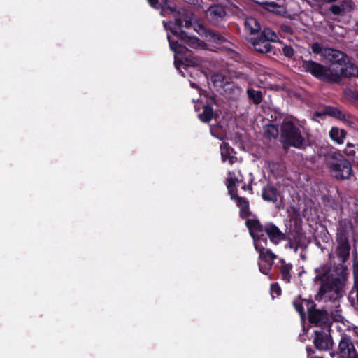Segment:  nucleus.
<instances>
[{"mask_svg": "<svg viewBox=\"0 0 358 358\" xmlns=\"http://www.w3.org/2000/svg\"><path fill=\"white\" fill-rule=\"evenodd\" d=\"M352 230V226L350 222H339L336 234L335 255L341 263L334 266L326 264L315 269L314 282L320 285L315 296L317 301H334L342 296L348 273L347 267L341 263L346 262L350 257V236Z\"/></svg>", "mask_w": 358, "mask_h": 358, "instance_id": "1", "label": "nucleus"}, {"mask_svg": "<svg viewBox=\"0 0 358 358\" xmlns=\"http://www.w3.org/2000/svg\"><path fill=\"white\" fill-rule=\"evenodd\" d=\"M320 156L330 175L338 180L351 179L353 176L352 163L339 150L333 147L322 148Z\"/></svg>", "mask_w": 358, "mask_h": 358, "instance_id": "2", "label": "nucleus"}, {"mask_svg": "<svg viewBox=\"0 0 358 358\" xmlns=\"http://www.w3.org/2000/svg\"><path fill=\"white\" fill-rule=\"evenodd\" d=\"M245 226L248 228L253 241L262 243V238L270 241L277 245L281 241H286L291 243V237L289 234H284L272 222H265L264 224L258 219H248L245 222Z\"/></svg>", "mask_w": 358, "mask_h": 358, "instance_id": "3", "label": "nucleus"}, {"mask_svg": "<svg viewBox=\"0 0 358 358\" xmlns=\"http://www.w3.org/2000/svg\"><path fill=\"white\" fill-rule=\"evenodd\" d=\"M325 59L329 64L330 71L339 76L338 83L342 78H358V67L354 64L351 58L344 52L330 48L325 52Z\"/></svg>", "mask_w": 358, "mask_h": 358, "instance_id": "4", "label": "nucleus"}, {"mask_svg": "<svg viewBox=\"0 0 358 358\" xmlns=\"http://www.w3.org/2000/svg\"><path fill=\"white\" fill-rule=\"evenodd\" d=\"M280 141L285 150L290 147L305 150L309 145L308 140L303 136L299 125L288 119H285L280 125Z\"/></svg>", "mask_w": 358, "mask_h": 358, "instance_id": "5", "label": "nucleus"}, {"mask_svg": "<svg viewBox=\"0 0 358 358\" xmlns=\"http://www.w3.org/2000/svg\"><path fill=\"white\" fill-rule=\"evenodd\" d=\"M301 71L310 74L320 81L329 84H338L339 76L331 72L330 67L312 59L301 57Z\"/></svg>", "mask_w": 358, "mask_h": 358, "instance_id": "6", "label": "nucleus"}, {"mask_svg": "<svg viewBox=\"0 0 358 358\" xmlns=\"http://www.w3.org/2000/svg\"><path fill=\"white\" fill-rule=\"evenodd\" d=\"M305 301L308 322L311 324L320 327L319 330L330 329L332 322L328 312L326 310L317 309L316 304L313 299L305 300Z\"/></svg>", "mask_w": 358, "mask_h": 358, "instance_id": "7", "label": "nucleus"}, {"mask_svg": "<svg viewBox=\"0 0 358 358\" xmlns=\"http://www.w3.org/2000/svg\"><path fill=\"white\" fill-rule=\"evenodd\" d=\"M313 334V343L316 350L319 351H328L332 349L334 341L330 334V329H315Z\"/></svg>", "mask_w": 358, "mask_h": 358, "instance_id": "8", "label": "nucleus"}, {"mask_svg": "<svg viewBox=\"0 0 358 358\" xmlns=\"http://www.w3.org/2000/svg\"><path fill=\"white\" fill-rule=\"evenodd\" d=\"M357 350L358 348H355L351 336L342 334L336 351L338 358H347Z\"/></svg>", "mask_w": 358, "mask_h": 358, "instance_id": "9", "label": "nucleus"}, {"mask_svg": "<svg viewBox=\"0 0 358 358\" xmlns=\"http://www.w3.org/2000/svg\"><path fill=\"white\" fill-rule=\"evenodd\" d=\"M226 15L225 6L220 3L211 5L206 11L207 20L214 25H218L223 22Z\"/></svg>", "mask_w": 358, "mask_h": 358, "instance_id": "10", "label": "nucleus"}, {"mask_svg": "<svg viewBox=\"0 0 358 358\" xmlns=\"http://www.w3.org/2000/svg\"><path fill=\"white\" fill-rule=\"evenodd\" d=\"M252 45L255 50L261 54L272 53L274 56H278L281 52L280 48H277L271 45L268 41L259 34L254 38Z\"/></svg>", "mask_w": 358, "mask_h": 358, "instance_id": "11", "label": "nucleus"}, {"mask_svg": "<svg viewBox=\"0 0 358 358\" xmlns=\"http://www.w3.org/2000/svg\"><path fill=\"white\" fill-rule=\"evenodd\" d=\"M262 243L257 241L254 242V247L259 252V259L265 262V263L273 264V261L277 259V255L269 248H266L268 241L262 238Z\"/></svg>", "mask_w": 358, "mask_h": 358, "instance_id": "12", "label": "nucleus"}, {"mask_svg": "<svg viewBox=\"0 0 358 358\" xmlns=\"http://www.w3.org/2000/svg\"><path fill=\"white\" fill-rule=\"evenodd\" d=\"M279 195L280 192L278 189L271 183H268L263 187L262 191V199L266 201L272 202L273 203L277 202Z\"/></svg>", "mask_w": 358, "mask_h": 358, "instance_id": "13", "label": "nucleus"}, {"mask_svg": "<svg viewBox=\"0 0 358 358\" xmlns=\"http://www.w3.org/2000/svg\"><path fill=\"white\" fill-rule=\"evenodd\" d=\"M187 52L188 54L184 55L182 57V60L180 62L181 64L184 66V69L186 71H189L193 68H199L202 60L199 57L193 56L189 50Z\"/></svg>", "mask_w": 358, "mask_h": 358, "instance_id": "14", "label": "nucleus"}, {"mask_svg": "<svg viewBox=\"0 0 358 358\" xmlns=\"http://www.w3.org/2000/svg\"><path fill=\"white\" fill-rule=\"evenodd\" d=\"M354 283L348 294V299L352 305L358 306V270L356 265H353Z\"/></svg>", "mask_w": 358, "mask_h": 358, "instance_id": "15", "label": "nucleus"}, {"mask_svg": "<svg viewBox=\"0 0 358 358\" xmlns=\"http://www.w3.org/2000/svg\"><path fill=\"white\" fill-rule=\"evenodd\" d=\"M178 38L183 41L186 45L192 48L202 47L204 43L194 36H190L185 31H180V36Z\"/></svg>", "mask_w": 358, "mask_h": 358, "instance_id": "16", "label": "nucleus"}, {"mask_svg": "<svg viewBox=\"0 0 358 358\" xmlns=\"http://www.w3.org/2000/svg\"><path fill=\"white\" fill-rule=\"evenodd\" d=\"M322 114L336 118L340 120H346L348 115L336 107L327 106L324 108Z\"/></svg>", "mask_w": 358, "mask_h": 358, "instance_id": "17", "label": "nucleus"}, {"mask_svg": "<svg viewBox=\"0 0 358 358\" xmlns=\"http://www.w3.org/2000/svg\"><path fill=\"white\" fill-rule=\"evenodd\" d=\"M330 138L338 145L344 143V139L346 138L347 132L345 129H341L337 127H331L329 131Z\"/></svg>", "mask_w": 358, "mask_h": 358, "instance_id": "18", "label": "nucleus"}, {"mask_svg": "<svg viewBox=\"0 0 358 358\" xmlns=\"http://www.w3.org/2000/svg\"><path fill=\"white\" fill-rule=\"evenodd\" d=\"M199 27L200 29L204 31L205 37L208 41L215 43H222L227 41L225 37L218 34L217 32L212 30H206V28L201 24L199 25Z\"/></svg>", "mask_w": 358, "mask_h": 358, "instance_id": "19", "label": "nucleus"}, {"mask_svg": "<svg viewBox=\"0 0 358 358\" xmlns=\"http://www.w3.org/2000/svg\"><path fill=\"white\" fill-rule=\"evenodd\" d=\"M244 26L245 31L250 34H255L261 30L259 23L252 17H248L245 18Z\"/></svg>", "mask_w": 358, "mask_h": 358, "instance_id": "20", "label": "nucleus"}, {"mask_svg": "<svg viewBox=\"0 0 358 358\" xmlns=\"http://www.w3.org/2000/svg\"><path fill=\"white\" fill-rule=\"evenodd\" d=\"M236 201V205L240 208V217L242 219H245L251 215L249 207V201L245 197H238Z\"/></svg>", "mask_w": 358, "mask_h": 358, "instance_id": "21", "label": "nucleus"}, {"mask_svg": "<svg viewBox=\"0 0 358 358\" xmlns=\"http://www.w3.org/2000/svg\"><path fill=\"white\" fill-rule=\"evenodd\" d=\"M280 262L281 264L280 271L282 275V279L285 282H289L292 278L290 271L292 269L293 266L290 263H286L284 259H280Z\"/></svg>", "mask_w": 358, "mask_h": 358, "instance_id": "22", "label": "nucleus"}, {"mask_svg": "<svg viewBox=\"0 0 358 358\" xmlns=\"http://www.w3.org/2000/svg\"><path fill=\"white\" fill-rule=\"evenodd\" d=\"M235 153L234 148L229 146L228 143H224V145L221 146V155L223 162H226L229 159L231 164H234L236 157L232 156L231 154Z\"/></svg>", "mask_w": 358, "mask_h": 358, "instance_id": "23", "label": "nucleus"}, {"mask_svg": "<svg viewBox=\"0 0 358 358\" xmlns=\"http://www.w3.org/2000/svg\"><path fill=\"white\" fill-rule=\"evenodd\" d=\"M348 4V0H341L339 3L331 5L329 10L336 15H344Z\"/></svg>", "mask_w": 358, "mask_h": 358, "instance_id": "24", "label": "nucleus"}, {"mask_svg": "<svg viewBox=\"0 0 358 358\" xmlns=\"http://www.w3.org/2000/svg\"><path fill=\"white\" fill-rule=\"evenodd\" d=\"M247 95L250 101L255 105H259L263 99L262 92L260 90H256L252 87L247 89Z\"/></svg>", "mask_w": 358, "mask_h": 358, "instance_id": "25", "label": "nucleus"}, {"mask_svg": "<svg viewBox=\"0 0 358 358\" xmlns=\"http://www.w3.org/2000/svg\"><path fill=\"white\" fill-rule=\"evenodd\" d=\"M169 30L171 34L177 37L180 36V31H184L181 28L183 26V20L182 17H176L173 22H169Z\"/></svg>", "mask_w": 358, "mask_h": 358, "instance_id": "26", "label": "nucleus"}, {"mask_svg": "<svg viewBox=\"0 0 358 358\" xmlns=\"http://www.w3.org/2000/svg\"><path fill=\"white\" fill-rule=\"evenodd\" d=\"M309 299L308 300H310ZM305 300L306 299H302L301 295H299L297 298L294 299L292 301V305L295 310L299 313L301 319H303L306 316V312L303 308V303L306 304Z\"/></svg>", "mask_w": 358, "mask_h": 358, "instance_id": "27", "label": "nucleus"}, {"mask_svg": "<svg viewBox=\"0 0 358 358\" xmlns=\"http://www.w3.org/2000/svg\"><path fill=\"white\" fill-rule=\"evenodd\" d=\"M259 35L269 43H275L279 41L278 35L268 27L264 28V29L259 33Z\"/></svg>", "mask_w": 358, "mask_h": 358, "instance_id": "28", "label": "nucleus"}, {"mask_svg": "<svg viewBox=\"0 0 358 358\" xmlns=\"http://www.w3.org/2000/svg\"><path fill=\"white\" fill-rule=\"evenodd\" d=\"M213 116V109L210 105H205L203 111L198 115V117L203 122H209Z\"/></svg>", "mask_w": 358, "mask_h": 358, "instance_id": "29", "label": "nucleus"}, {"mask_svg": "<svg viewBox=\"0 0 358 358\" xmlns=\"http://www.w3.org/2000/svg\"><path fill=\"white\" fill-rule=\"evenodd\" d=\"M262 7L269 12L280 14L283 10L282 6L275 1H264L262 3Z\"/></svg>", "mask_w": 358, "mask_h": 358, "instance_id": "30", "label": "nucleus"}, {"mask_svg": "<svg viewBox=\"0 0 358 358\" xmlns=\"http://www.w3.org/2000/svg\"><path fill=\"white\" fill-rule=\"evenodd\" d=\"M278 127L275 124H268L264 128V136L267 138H276L280 134Z\"/></svg>", "mask_w": 358, "mask_h": 358, "instance_id": "31", "label": "nucleus"}, {"mask_svg": "<svg viewBox=\"0 0 358 358\" xmlns=\"http://www.w3.org/2000/svg\"><path fill=\"white\" fill-rule=\"evenodd\" d=\"M169 43L170 49L177 53H182L183 51H189V50L184 45H180L176 41L171 40L170 36H167Z\"/></svg>", "mask_w": 358, "mask_h": 358, "instance_id": "32", "label": "nucleus"}, {"mask_svg": "<svg viewBox=\"0 0 358 358\" xmlns=\"http://www.w3.org/2000/svg\"><path fill=\"white\" fill-rule=\"evenodd\" d=\"M189 76L193 80H200L201 79H206V75L205 72L201 70L199 68L190 69L187 71Z\"/></svg>", "mask_w": 358, "mask_h": 358, "instance_id": "33", "label": "nucleus"}, {"mask_svg": "<svg viewBox=\"0 0 358 358\" xmlns=\"http://www.w3.org/2000/svg\"><path fill=\"white\" fill-rule=\"evenodd\" d=\"M312 52L317 55H322L324 58L326 53L325 52L330 50V48L324 47L322 44L317 42H315L311 45Z\"/></svg>", "mask_w": 358, "mask_h": 358, "instance_id": "34", "label": "nucleus"}, {"mask_svg": "<svg viewBox=\"0 0 358 358\" xmlns=\"http://www.w3.org/2000/svg\"><path fill=\"white\" fill-rule=\"evenodd\" d=\"M280 44L282 45L280 53L288 59H294L295 50L294 48L291 45H285L282 41H280Z\"/></svg>", "mask_w": 358, "mask_h": 358, "instance_id": "35", "label": "nucleus"}, {"mask_svg": "<svg viewBox=\"0 0 358 358\" xmlns=\"http://www.w3.org/2000/svg\"><path fill=\"white\" fill-rule=\"evenodd\" d=\"M212 82L214 85L222 87L228 83L226 80V76L222 73H217L212 76Z\"/></svg>", "mask_w": 358, "mask_h": 358, "instance_id": "36", "label": "nucleus"}, {"mask_svg": "<svg viewBox=\"0 0 358 358\" xmlns=\"http://www.w3.org/2000/svg\"><path fill=\"white\" fill-rule=\"evenodd\" d=\"M289 221L294 223V227L296 228L302 222L299 212L296 209H293L292 213L289 214Z\"/></svg>", "mask_w": 358, "mask_h": 358, "instance_id": "37", "label": "nucleus"}, {"mask_svg": "<svg viewBox=\"0 0 358 358\" xmlns=\"http://www.w3.org/2000/svg\"><path fill=\"white\" fill-rule=\"evenodd\" d=\"M357 150H358V148H357L355 145H352V144L348 143L347 144V147L344 150V153L347 156L355 157L356 155Z\"/></svg>", "mask_w": 358, "mask_h": 358, "instance_id": "38", "label": "nucleus"}, {"mask_svg": "<svg viewBox=\"0 0 358 358\" xmlns=\"http://www.w3.org/2000/svg\"><path fill=\"white\" fill-rule=\"evenodd\" d=\"M282 293L280 287L278 283H273L271 285V294L273 298L279 296Z\"/></svg>", "mask_w": 358, "mask_h": 358, "instance_id": "39", "label": "nucleus"}, {"mask_svg": "<svg viewBox=\"0 0 358 358\" xmlns=\"http://www.w3.org/2000/svg\"><path fill=\"white\" fill-rule=\"evenodd\" d=\"M182 20L185 28L189 29L192 27L193 20L192 15H189L187 14L182 15Z\"/></svg>", "mask_w": 358, "mask_h": 358, "instance_id": "40", "label": "nucleus"}, {"mask_svg": "<svg viewBox=\"0 0 358 358\" xmlns=\"http://www.w3.org/2000/svg\"><path fill=\"white\" fill-rule=\"evenodd\" d=\"M272 266L273 264L270 263H266L265 266H262L261 264H259V271L262 273L267 275L269 273L270 270L271 269Z\"/></svg>", "mask_w": 358, "mask_h": 358, "instance_id": "41", "label": "nucleus"}, {"mask_svg": "<svg viewBox=\"0 0 358 358\" xmlns=\"http://www.w3.org/2000/svg\"><path fill=\"white\" fill-rule=\"evenodd\" d=\"M227 181V189H230L231 188L236 187V182H238V178H236V177L235 178H228Z\"/></svg>", "mask_w": 358, "mask_h": 358, "instance_id": "42", "label": "nucleus"}, {"mask_svg": "<svg viewBox=\"0 0 358 358\" xmlns=\"http://www.w3.org/2000/svg\"><path fill=\"white\" fill-rule=\"evenodd\" d=\"M229 194L230 195V197L232 200H236L238 197H240L238 195V189L236 187H234L233 188H231L230 189H228Z\"/></svg>", "mask_w": 358, "mask_h": 358, "instance_id": "43", "label": "nucleus"}, {"mask_svg": "<svg viewBox=\"0 0 358 358\" xmlns=\"http://www.w3.org/2000/svg\"><path fill=\"white\" fill-rule=\"evenodd\" d=\"M168 2H169L168 0H161V2L159 3L160 8H162V9L167 8L170 11L174 12L175 11V8L169 6L168 5Z\"/></svg>", "mask_w": 358, "mask_h": 358, "instance_id": "44", "label": "nucleus"}, {"mask_svg": "<svg viewBox=\"0 0 358 358\" xmlns=\"http://www.w3.org/2000/svg\"><path fill=\"white\" fill-rule=\"evenodd\" d=\"M189 84L190 86L196 90H200L201 89V83L200 80H193L192 79H189Z\"/></svg>", "mask_w": 358, "mask_h": 358, "instance_id": "45", "label": "nucleus"}, {"mask_svg": "<svg viewBox=\"0 0 358 358\" xmlns=\"http://www.w3.org/2000/svg\"><path fill=\"white\" fill-rule=\"evenodd\" d=\"M148 3L155 9H159V0H148Z\"/></svg>", "mask_w": 358, "mask_h": 358, "instance_id": "46", "label": "nucleus"}, {"mask_svg": "<svg viewBox=\"0 0 358 358\" xmlns=\"http://www.w3.org/2000/svg\"><path fill=\"white\" fill-rule=\"evenodd\" d=\"M306 352H307V358H310L311 357H313L315 354V350L310 346L306 347Z\"/></svg>", "mask_w": 358, "mask_h": 358, "instance_id": "47", "label": "nucleus"}, {"mask_svg": "<svg viewBox=\"0 0 358 358\" xmlns=\"http://www.w3.org/2000/svg\"><path fill=\"white\" fill-rule=\"evenodd\" d=\"M231 89L236 93L237 94H240L241 92V88L235 84H232Z\"/></svg>", "mask_w": 358, "mask_h": 358, "instance_id": "48", "label": "nucleus"}, {"mask_svg": "<svg viewBox=\"0 0 358 358\" xmlns=\"http://www.w3.org/2000/svg\"><path fill=\"white\" fill-rule=\"evenodd\" d=\"M241 189L244 191L252 190V186L250 185H246L245 182L242 185Z\"/></svg>", "mask_w": 358, "mask_h": 358, "instance_id": "49", "label": "nucleus"}, {"mask_svg": "<svg viewBox=\"0 0 358 358\" xmlns=\"http://www.w3.org/2000/svg\"><path fill=\"white\" fill-rule=\"evenodd\" d=\"M352 332L353 333V335L358 337V327H354L352 329Z\"/></svg>", "mask_w": 358, "mask_h": 358, "instance_id": "50", "label": "nucleus"}, {"mask_svg": "<svg viewBox=\"0 0 358 358\" xmlns=\"http://www.w3.org/2000/svg\"><path fill=\"white\" fill-rule=\"evenodd\" d=\"M287 245H289V247L290 248H292L294 247V244H293V242L291 240V243H289V241H287Z\"/></svg>", "mask_w": 358, "mask_h": 358, "instance_id": "51", "label": "nucleus"}, {"mask_svg": "<svg viewBox=\"0 0 358 358\" xmlns=\"http://www.w3.org/2000/svg\"><path fill=\"white\" fill-rule=\"evenodd\" d=\"M243 183H245V182L242 178H241V179L238 178V182H236V184H242L243 185Z\"/></svg>", "mask_w": 358, "mask_h": 358, "instance_id": "52", "label": "nucleus"}, {"mask_svg": "<svg viewBox=\"0 0 358 358\" xmlns=\"http://www.w3.org/2000/svg\"><path fill=\"white\" fill-rule=\"evenodd\" d=\"M245 77H246L245 74L242 73H239V76H237V78H245Z\"/></svg>", "mask_w": 358, "mask_h": 358, "instance_id": "53", "label": "nucleus"}, {"mask_svg": "<svg viewBox=\"0 0 358 358\" xmlns=\"http://www.w3.org/2000/svg\"><path fill=\"white\" fill-rule=\"evenodd\" d=\"M353 265H356L358 270V259L354 262Z\"/></svg>", "mask_w": 358, "mask_h": 358, "instance_id": "54", "label": "nucleus"}, {"mask_svg": "<svg viewBox=\"0 0 358 358\" xmlns=\"http://www.w3.org/2000/svg\"><path fill=\"white\" fill-rule=\"evenodd\" d=\"M175 65H176V67L177 69H179V62H176H176H175Z\"/></svg>", "mask_w": 358, "mask_h": 358, "instance_id": "55", "label": "nucleus"}, {"mask_svg": "<svg viewBox=\"0 0 358 358\" xmlns=\"http://www.w3.org/2000/svg\"><path fill=\"white\" fill-rule=\"evenodd\" d=\"M337 0H328L329 2H335Z\"/></svg>", "mask_w": 358, "mask_h": 358, "instance_id": "56", "label": "nucleus"}, {"mask_svg": "<svg viewBox=\"0 0 358 358\" xmlns=\"http://www.w3.org/2000/svg\"><path fill=\"white\" fill-rule=\"evenodd\" d=\"M356 99L358 100V94L356 96Z\"/></svg>", "mask_w": 358, "mask_h": 358, "instance_id": "57", "label": "nucleus"}]
</instances>
